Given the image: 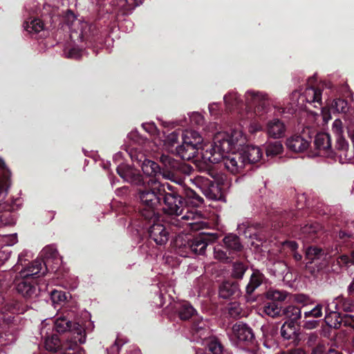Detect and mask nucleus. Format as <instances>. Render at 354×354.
<instances>
[{
    "instance_id": "nucleus-28",
    "label": "nucleus",
    "mask_w": 354,
    "mask_h": 354,
    "mask_svg": "<svg viewBox=\"0 0 354 354\" xmlns=\"http://www.w3.org/2000/svg\"><path fill=\"white\" fill-rule=\"evenodd\" d=\"M239 294V288L235 283L226 281L220 286L219 296L223 299L236 297Z\"/></svg>"
},
{
    "instance_id": "nucleus-22",
    "label": "nucleus",
    "mask_w": 354,
    "mask_h": 354,
    "mask_svg": "<svg viewBox=\"0 0 354 354\" xmlns=\"http://www.w3.org/2000/svg\"><path fill=\"white\" fill-rule=\"evenodd\" d=\"M19 201L16 199L10 205L0 202V209L3 212H0V226L12 225L15 223V218L11 214V212L19 208V205L16 203Z\"/></svg>"
},
{
    "instance_id": "nucleus-53",
    "label": "nucleus",
    "mask_w": 354,
    "mask_h": 354,
    "mask_svg": "<svg viewBox=\"0 0 354 354\" xmlns=\"http://www.w3.org/2000/svg\"><path fill=\"white\" fill-rule=\"evenodd\" d=\"M322 315V305L317 304L313 309L304 313L305 317H313L318 318Z\"/></svg>"
},
{
    "instance_id": "nucleus-5",
    "label": "nucleus",
    "mask_w": 354,
    "mask_h": 354,
    "mask_svg": "<svg viewBox=\"0 0 354 354\" xmlns=\"http://www.w3.org/2000/svg\"><path fill=\"white\" fill-rule=\"evenodd\" d=\"M41 272V261L35 260L27 268L21 270L16 285L17 292L23 297L28 299H34L37 297L39 290L33 281H30V277L36 275Z\"/></svg>"
},
{
    "instance_id": "nucleus-50",
    "label": "nucleus",
    "mask_w": 354,
    "mask_h": 354,
    "mask_svg": "<svg viewBox=\"0 0 354 354\" xmlns=\"http://www.w3.org/2000/svg\"><path fill=\"white\" fill-rule=\"evenodd\" d=\"M84 51L78 47H73L64 50L65 56L71 59H79L83 55Z\"/></svg>"
},
{
    "instance_id": "nucleus-36",
    "label": "nucleus",
    "mask_w": 354,
    "mask_h": 354,
    "mask_svg": "<svg viewBox=\"0 0 354 354\" xmlns=\"http://www.w3.org/2000/svg\"><path fill=\"white\" fill-rule=\"evenodd\" d=\"M180 132L174 131L167 135L163 140L164 147L167 150L173 151L174 147L178 143Z\"/></svg>"
},
{
    "instance_id": "nucleus-25",
    "label": "nucleus",
    "mask_w": 354,
    "mask_h": 354,
    "mask_svg": "<svg viewBox=\"0 0 354 354\" xmlns=\"http://www.w3.org/2000/svg\"><path fill=\"white\" fill-rule=\"evenodd\" d=\"M267 134L273 138H280L284 136L286 127L284 123L277 118L269 120L266 127Z\"/></svg>"
},
{
    "instance_id": "nucleus-60",
    "label": "nucleus",
    "mask_w": 354,
    "mask_h": 354,
    "mask_svg": "<svg viewBox=\"0 0 354 354\" xmlns=\"http://www.w3.org/2000/svg\"><path fill=\"white\" fill-rule=\"evenodd\" d=\"M263 129L262 125L257 122H252L250 124L248 131L250 133H255Z\"/></svg>"
},
{
    "instance_id": "nucleus-61",
    "label": "nucleus",
    "mask_w": 354,
    "mask_h": 354,
    "mask_svg": "<svg viewBox=\"0 0 354 354\" xmlns=\"http://www.w3.org/2000/svg\"><path fill=\"white\" fill-rule=\"evenodd\" d=\"M6 244L11 246L15 244L17 241V234L16 233L6 236Z\"/></svg>"
},
{
    "instance_id": "nucleus-63",
    "label": "nucleus",
    "mask_w": 354,
    "mask_h": 354,
    "mask_svg": "<svg viewBox=\"0 0 354 354\" xmlns=\"http://www.w3.org/2000/svg\"><path fill=\"white\" fill-rule=\"evenodd\" d=\"M11 252L8 249H2L0 250V261L4 263L10 257Z\"/></svg>"
},
{
    "instance_id": "nucleus-30",
    "label": "nucleus",
    "mask_w": 354,
    "mask_h": 354,
    "mask_svg": "<svg viewBox=\"0 0 354 354\" xmlns=\"http://www.w3.org/2000/svg\"><path fill=\"white\" fill-rule=\"evenodd\" d=\"M41 15L46 21L49 19L50 24H56L59 19V12L55 8L51 7L49 4H44L41 10Z\"/></svg>"
},
{
    "instance_id": "nucleus-6",
    "label": "nucleus",
    "mask_w": 354,
    "mask_h": 354,
    "mask_svg": "<svg viewBox=\"0 0 354 354\" xmlns=\"http://www.w3.org/2000/svg\"><path fill=\"white\" fill-rule=\"evenodd\" d=\"M218 238L216 234L201 233L192 239H184L183 236H178L176 240V246L185 248L196 254H205L207 246L214 240Z\"/></svg>"
},
{
    "instance_id": "nucleus-39",
    "label": "nucleus",
    "mask_w": 354,
    "mask_h": 354,
    "mask_svg": "<svg viewBox=\"0 0 354 354\" xmlns=\"http://www.w3.org/2000/svg\"><path fill=\"white\" fill-rule=\"evenodd\" d=\"M195 309L193 308L192 306H191L188 303H183L180 305L179 309H178V315L179 317L181 319H188L194 315L195 313Z\"/></svg>"
},
{
    "instance_id": "nucleus-55",
    "label": "nucleus",
    "mask_w": 354,
    "mask_h": 354,
    "mask_svg": "<svg viewBox=\"0 0 354 354\" xmlns=\"http://www.w3.org/2000/svg\"><path fill=\"white\" fill-rule=\"evenodd\" d=\"M189 119L191 122L196 125H201L204 122L203 116L198 112L192 113L189 115Z\"/></svg>"
},
{
    "instance_id": "nucleus-62",
    "label": "nucleus",
    "mask_w": 354,
    "mask_h": 354,
    "mask_svg": "<svg viewBox=\"0 0 354 354\" xmlns=\"http://www.w3.org/2000/svg\"><path fill=\"white\" fill-rule=\"evenodd\" d=\"M26 9L28 12H37L38 11L41 10L39 3L36 1H33L32 3V4H30V3L27 4L26 6Z\"/></svg>"
},
{
    "instance_id": "nucleus-42",
    "label": "nucleus",
    "mask_w": 354,
    "mask_h": 354,
    "mask_svg": "<svg viewBox=\"0 0 354 354\" xmlns=\"http://www.w3.org/2000/svg\"><path fill=\"white\" fill-rule=\"evenodd\" d=\"M324 254V251L315 246L309 247L306 252V257L311 261L310 263L316 259H320Z\"/></svg>"
},
{
    "instance_id": "nucleus-37",
    "label": "nucleus",
    "mask_w": 354,
    "mask_h": 354,
    "mask_svg": "<svg viewBox=\"0 0 354 354\" xmlns=\"http://www.w3.org/2000/svg\"><path fill=\"white\" fill-rule=\"evenodd\" d=\"M281 335L286 339L294 338L296 335L295 322H286L281 328Z\"/></svg>"
},
{
    "instance_id": "nucleus-27",
    "label": "nucleus",
    "mask_w": 354,
    "mask_h": 354,
    "mask_svg": "<svg viewBox=\"0 0 354 354\" xmlns=\"http://www.w3.org/2000/svg\"><path fill=\"white\" fill-rule=\"evenodd\" d=\"M244 159L245 160V165L247 164L254 163L259 161L262 158V151L259 147L246 146L241 151H240Z\"/></svg>"
},
{
    "instance_id": "nucleus-49",
    "label": "nucleus",
    "mask_w": 354,
    "mask_h": 354,
    "mask_svg": "<svg viewBox=\"0 0 354 354\" xmlns=\"http://www.w3.org/2000/svg\"><path fill=\"white\" fill-rule=\"evenodd\" d=\"M283 246L289 248L293 252V257L296 261L301 260V254L296 252L298 245L295 241H285L283 243Z\"/></svg>"
},
{
    "instance_id": "nucleus-44",
    "label": "nucleus",
    "mask_w": 354,
    "mask_h": 354,
    "mask_svg": "<svg viewBox=\"0 0 354 354\" xmlns=\"http://www.w3.org/2000/svg\"><path fill=\"white\" fill-rule=\"evenodd\" d=\"M264 313L270 317H276L281 313V308L274 302H270L265 305Z\"/></svg>"
},
{
    "instance_id": "nucleus-3",
    "label": "nucleus",
    "mask_w": 354,
    "mask_h": 354,
    "mask_svg": "<svg viewBox=\"0 0 354 354\" xmlns=\"http://www.w3.org/2000/svg\"><path fill=\"white\" fill-rule=\"evenodd\" d=\"M165 193L162 194L167 211L173 217L169 223L176 227H186L196 231L204 229L207 223L201 212L196 209H189L185 207L183 197L179 194L177 187L166 183L164 184Z\"/></svg>"
},
{
    "instance_id": "nucleus-48",
    "label": "nucleus",
    "mask_w": 354,
    "mask_h": 354,
    "mask_svg": "<svg viewBox=\"0 0 354 354\" xmlns=\"http://www.w3.org/2000/svg\"><path fill=\"white\" fill-rule=\"evenodd\" d=\"M186 197L191 200L194 205H199L203 202V199L195 191L188 189L186 191Z\"/></svg>"
},
{
    "instance_id": "nucleus-26",
    "label": "nucleus",
    "mask_w": 354,
    "mask_h": 354,
    "mask_svg": "<svg viewBox=\"0 0 354 354\" xmlns=\"http://www.w3.org/2000/svg\"><path fill=\"white\" fill-rule=\"evenodd\" d=\"M314 144L319 151L317 155L325 156L331 146L330 136L326 133H317L315 138Z\"/></svg>"
},
{
    "instance_id": "nucleus-64",
    "label": "nucleus",
    "mask_w": 354,
    "mask_h": 354,
    "mask_svg": "<svg viewBox=\"0 0 354 354\" xmlns=\"http://www.w3.org/2000/svg\"><path fill=\"white\" fill-rule=\"evenodd\" d=\"M220 104L218 103H212L209 105V111L211 115H216L218 113Z\"/></svg>"
},
{
    "instance_id": "nucleus-1",
    "label": "nucleus",
    "mask_w": 354,
    "mask_h": 354,
    "mask_svg": "<svg viewBox=\"0 0 354 354\" xmlns=\"http://www.w3.org/2000/svg\"><path fill=\"white\" fill-rule=\"evenodd\" d=\"M247 138L241 129L220 131L213 138L209 148L202 153L205 161L215 164L223 162L225 168L232 174L241 173L245 166V160L239 150L246 144Z\"/></svg>"
},
{
    "instance_id": "nucleus-34",
    "label": "nucleus",
    "mask_w": 354,
    "mask_h": 354,
    "mask_svg": "<svg viewBox=\"0 0 354 354\" xmlns=\"http://www.w3.org/2000/svg\"><path fill=\"white\" fill-rule=\"evenodd\" d=\"M263 275L259 271H254L250 277V281L246 286L248 294H252L262 283Z\"/></svg>"
},
{
    "instance_id": "nucleus-24",
    "label": "nucleus",
    "mask_w": 354,
    "mask_h": 354,
    "mask_svg": "<svg viewBox=\"0 0 354 354\" xmlns=\"http://www.w3.org/2000/svg\"><path fill=\"white\" fill-rule=\"evenodd\" d=\"M160 161L163 165L165 169L161 171V174L163 178L169 179L174 181V174L173 171H175L179 168V163L171 156L169 155L162 154L160 157Z\"/></svg>"
},
{
    "instance_id": "nucleus-57",
    "label": "nucleus",
    "mask_w": 354,
    "mask_h": 354,
    "mask_svg": "<svg viewBox=\"0 0 354 354\" xmlns=\"http://www.w3.org/2000/svg\"><path fill=\"white\" fill-rule=\"evenodd\" d=\"M214 257L221 261H225L227 259L226 253L220 248H214Z\"/></svg>"
},
{
    "instance_id": "nucleus-31",
    "label": "nucleus",
    "mask_w": 354,
    "mask_h": 354,
    "mask_svg": "<svg viewBox=\"0 0 354 354\" xmlns=\"http://www.w3.org/2000/svg\"><path fill=\"white\" fill-rule=\"evenodd\" d=\"M24 29L29 33L39 32L44 28V21L39 19L29 18L24 25Z\"/></svg>"
},
{
    "instance_id": "nucleus-7",
    "label": "nucleus",
    "mask_w": 354,
    "mask_h": 354,
    "mask_svg": "<svg viewBox=\"0 0 354 354\" xmlns=\"http://www.w3.org/2000/svg\"><path fill=\"white\" fill-rule=\"evenodd\" d=\"M291 97L296 99L292 103L294 105H302L303 102L306 101L308 104H314L315 108L322 107V91L319 88L308 87L300 95L297 91H294ZM321 113L324 121L327 122L330 119V114L326 109L322 108Z\"/></svg>"
},
{
    "instance_id": "nucleus-51",
    "label": "nucleus",
    "mask_w": 354,
    "mask_h": 354,
    "mask_svg": "<svg viewBox=\"0 0 354 354\" xmlns=\"http://www.w3.org/2000/svg\"><path fill=\"white\" fill-rule=\"evenodd\" d=\"M127 138L131 140L133 144H138V145H142L147 142V141L143 139L138 133L137 131H132L130 132Z\"/></svg>"
},
{
    "instance_id": "nucleus-4",
    "label": "nucleus",
    "mask_w": 354,
    "mask_h": 354,
    "mask_svg": "<svg viewBox=\"0 0 354 354\" xmlns=\"http://www.w3.org/2000/svg\"><path fill=\"white\" fill-rule=\"evenodd\" d=\"M164 184L151 178L146 185L139 189L138 198L141 204L140 212L145 219H156L162 194L165 193Z\"/></svg>"
},
{
    "instance_id": "nucleus-20",
    "label": "nucleus",
    "mask_w": 354,
    "mask_h": 354,
    "mask_svg": "<svg viewBox=\"0 0 354 354\" xmlns=\"http://www.w3.org/2000/svg\"><path fill=\"white\" fill-rule=\"evenodd\" d=\"M11 173L4 160L0 158V202L7 196L10 187Z\"/></svg>"
},
{
    "instance_id": "nucleus-52",
    "label": "nucleus",
    "mask_w": 354,
    "mask_h": 354,
    "mask_svg": "<svg viewBox=\"0 0 354 354\" xmlns=\"http://www.w3.org/2000/svg\"><path fill=\"white\" fill-rule=\"evenodd\" d=\"M208 349L212 354L226 353L223 352L221 344L216 340H211L208 343Z\"/></svg>"
},
{
    "instance_id": "nucleus-58",
    "label": "nucleus",
    "mask_w": 354,
    "mask_h": 354,
    "mask_svg": "<svg viewBox=\"0 0 354 354\" xmlns=\"http://www.w3.org/2000/svg\"><path fill=\"white\" fill-rule=\"evenodd\" d=\"M338 238L341 240H343L344 242L348 239V241L351 242V246L354 248V236L351 235V234H348L344 231H339L338 233Z\"/></svg>"
},
{
    "instance_id": "nucleus-15",
    "label": "nucleus",
    "mask_w": 354,
    "mask_h": 354,
    "mask_svg": "<svg viewBox=\"0 0 354 354\" xmlns=\"http://www.w3.org/2000/svg\"><path fill=\"white\" fill-rule=\"evenodd\" d=\"M41 325L42 328H41L40 333L42 337L45 336L44 345L46 350L52 352H56L59 349H61L64 351L74 349V346L76 345L74 344L72 342H71V343L61 344L57 335H53L50 337L47 336L48 332L45 328L46 325L44 323H42Z\"/></svg>"
},
{
    "instance_id": "nucleus-47",
    "label": "nucleus",
    "mask_w": 354,
    "mask_h": 354,
    "mask_svg": "<svg viewBox=\"0 0 354 354\" xmlns=\"http://www.w3.org/2000/svg\"><path fill=\"white\" fill-rule=\"evenodd\" d=\"M227 312L230 317L236 318L241 315L242 308L239 303L232 302L228 305Z\"/></svg>"
},
{
    "instance_id": "nucleus-8",
    "label": "nucleus",
    "mask_w": 354,
    "mask_h": 354,
    "mask_svg": "<svg viewBox=\"0 0 354 354\" xmlns=\"http://www.w3.org/2000/svg\"><path fill=\"white\" fill-rule=\"evenodd\" d=\"M62 21L70 29V37L74 42L83 41L87 36L88 24L77 18V16L70 10L63 15Z\"/></svg>"
},
{
    "instance_id": "nucleus-9",
    "label": "nucleus",
    "mask_w": 354,
    "mask_h": 354,
    "mask_svg": "<svg viewBox=\"0 0 354 354\" xmlns=\"http://www.w3.org/2000/svg\"><path fill=\"white\" fill-rule=\"evenodd\" d=\"M53 322L54 328L57 332L65 333L69 330L73 333V337L71 339V342L74 344H84L86 342L84 330L79 324H73L65 316L58 317Z\"/></svg>"
},
{
    "instance_id": "nucleus-59",
    "label": "nucleus",
    "mask_w": 354,
    "mask_h": 354,
    "mask_svg": "<svg viewBox=\"0 0 354 354\" xmlns=\"http://www.w3.org/2000/svg\"><path fill=\"white\" fill-rule=\"evenodd\" d=\"M342 324L345 326L354 328V316L345 315L343 317Z\"/></svg>"
},
{
    "instance_id": "nucleus-43",
    "label": "nucleus",
    "mask_w": 354,
    "mask_h": 354,
    "mask_svg": "<svg viewBox=\"0 0 354 354\" xmlns=\"http://www.w3.org/2000/svg\"><path fill=\"white\" fill-rule=\"evenodd\" d=\"M330 109L337 113H346L348 109L346 101L339 98L333 101Z\"/></svg>"
},
{
    "instance_id": "nucleus-16",
    "label": "nucleus",
    "mask_w": 354,
    "mask_h": 354,
    "mask_svg": "<svg viewBox=\"0 0 354 354\" xmlns=\"http://www.w3.org/2000/svg\"><path fill=\"white\" fill-rule=\"evenodd\" d=\"M325 305V322L330 327L335 328H340L342 325L343 317L339 312V307L334 302L329 300L324 301Z\"/></svg>"
},
{
    "instance_id": "nucleus-56",
    "label": "nucleus",
    "mask_w": 354,
    "mask_h": 354,
    "mask_svg": "<svg viewBox=\"0 0 354 354\" xmlns=\"http://www.w3.org/2000/svg\"><path fill=\"white\" fill-rule=\"evenodd\" d=\"M144 130L151 135H156L158 133V129L153 122H145L142 124Z\"/></svg>"
},
{
    "instance_id": "nucleus-45",
    "label": "nucleus",
    "mask_w": 354,
    "mask_h": 354,
    "mask_svg": "<svg viewBox=\"0 0 354 354\" xmlns=\"http://www.w3.org/2000/svg\"><path fill=\"white\" fill-rule=\"evenodd\" d=\"M50 299L53 304H62L67 299V295L62 290H54L50 293Z\"/></svg>"
},
{
    "instance_id": "nucleus-12",
    "label": "nucleus",
    "mask_w": 354,
    "mask_h": 354,
    "mask_svg": "<svg viewBox=\"0 0 354 354\" xmlns=\"http://www.w3.org/2000/svg\"><path fill=\"white\" fill-rule=\"evenodd\" d=\"M190 181L198 187L207 198L212 200H218L219 198L220 189L218 185L209 178L203 176H198L193 179L191 178Z\"/></svg>"
},
{
    "instance_id": "nucleus-17",
    "label": "nucleus",
    "mask_w": 354,
    "mask_h": 354,
    "mask_svg": "<svg viewBox=\"0 0 354 354\" xmlns=\"http://www.w3.org/2000/svg\"><path fill=\"white\" fill-rule=\"evenodd\" d=\"M144 0H111L110 6L111 12L121 15H129L135 7L139 6Z\"/></svg>"
},
{
    "instance_id": "nucleus-46",
    "label": "nucleus",
    "mask_w": 354,
    "mask_h": 354,
    "mask_svg": "<svg viewBox=\"0 0 354 354\" xmlns=\"http://www.w3.org/2000/svg\"><path fill=\"white\" fill-rule=\"evenodd\" d=\"M247 269V266L239 261L234 262L233 264L232 274L233 277L237 279H241Z\"/></svg>"
},
{
    "instance_id": "nucleus-32",
    "label": "nucleus",
    "mask_w": 354,
    "mask_h": 354,
    "mask_svg": "<svg viewBox=\"0 0 354 354\" xmlns=\"http://www.w3.org/2000/svg\"><path fill=\"white\" fill-rule=\"evenodd\" d=\"M348 148V145L346 140L342 136L337 137L335 149L337 151V154L339 156V161L341 162H344L345 159H349L351 158L348 157L346 153Z\"/></svg>"
},
{
    "instance_id": "nucleus-38",
    "label": "nucleus",
    "mask_w": 354,
    "mask_h": 354,
    "mask_svg": "<svg viewBox=\"0 0 354 354\" xmlns=\"http://www.w3.org/2000/svg\"><path fill=\"white\" fill-rule=\"evenodd\" d=\"M282 315L289 318V322H293L301 317V310L294 306H288L282 310Z\"/></svg>"
},
{
    "instance_id": "nucleus-10",
    "label": "nucleus",
    "mask_w": 354,
    "mask_h": 354,
    "mask_svg": "<svg viewBox=\"0 0 354 354\" xmlns=\"http://www.w3.org/2000/svg\"><path fill=\"white\" fill-rule=\"evenodd\" d=\"M127 153L133 161L137 162L140 165L146 176L155 177L157 174H161L160 166L154 161L146 158L144 153L138 152L137 147L131 145L129 149L127 150Z\"/></svg>"
},
{
    "instance_id": "nucleus-11",
    "label": "nucleus",
    "mask_w": 354,
    "mask_h": 354,
    "mask_svg": "<svg viewBox=\"0 0 354 354\" xmlns=\"http://www.w3.org/2000/svg\"><path fill=\"white\" fill-rule=\"evenodd\" d=\"M41 257L44 260L37 259L41 261V274H44L46 271H57L59 266L62 263V259L58 254L55 246L48 245L44 248L41 252Z\"/></svg>"
},
{
    "instance_id": "nucleus-54",
    "label": "nucleus",
    "mask_w": 354,
    "mask_h": 354,
    "mask_svg": "<svg viewBox=\"0 0 354 354\" xmlns=\"http://www.w3.org/2000/svg\"><path fill=\"white\" fill-rule=\"evenodd\" d=\"M332 131L337 137L342 136L343 126L342 122L339 119H336L333 123Z\"/></svg>"
},
{
    "instance_id": "nucleus-19",
    "label": "nucleus",
    "mask_w": 354,
    "mask_h": 354,
    "mask_svg": "<svg viewBox=\"0 0 354 354\" xmlns=\"http://www.w3.org/2000/svg\"><path fill=\"white\" fill-rule=\"evenodd\" d=\"M192 333L194 341L205 339L209 335V326L207 320L198 315L194 317V322L192 327Z\"/></svg>"
},
{
    "instance_id": "nucleus-23",
    "label": "nucleus",
    "mask_w": 354,
    "mask_h": 354,
    "mask_svg": "<svg viewBox=\"0 0 354 354\" xmlns=\"http://www.w3.org/2000/svg\"><path fill=\"white\" fill-rule=\"evenodd\" d=\"M188 139L189 138L186 136L182 144L175 148L177 155L182 159L187 160L194 158L198 153V150L194 147L196 144H192L189 140L188 141Z\"/></svg>"
},
{
    "instance_id": "nucleus-41",
    "label": "nucleus",
    "mask_w": 354,
    "mask_h": 354,
    "mask_svg": "<svg viewBox=\"0 0 354 354\" xmlns=\"http://www.w3.org/2000/svg\"><path fill=\"white\" fill-rule=\"evenodd\" d=\"M283 151V145L279 141L270 142L266 147V155L268 157H274Z\"/></svg>"
},
{
    "instance_id": "nucleus-2",
    "label": "nucleus",
    "mask_w": 354,
    "mask_h": 354,
    "mask_svg": "<svg viewBox=\"0 0 354 354\" xmlns=\"http://www.w3.org/2000/svg\"><path fill=\"white\" fill-rule=\"evenodd\" d=\"M244 98L243 103L236 92H228L223 97L226 111L236 112L241 119L262 117L270 111V104L281 113L285 111L283 108L277 105L273 99L262 91L248 90L245 92Z\"/></svg>"
},
{
    "instance_id": "nucleus-14",
    "label": "nucleus",
    "mask_w": 354,
    "mask_h": 354,
    "mask_svg": "<svg viewBox=\"0 0 354 354\" xmlns=\"http://www.w3.org/2000/svg\"><path fill=\"white\" fill-rule=\"evenodd\" d=\"M118 175L126 182L136 185H144L142 175L134 167L121 162L117 165Z\"/></svg>"
},
{
    "instance_id": "nucleus-35",
    "label": "nucleus",
    "mask_w": 354,
    "mask_h": 354,
    "mask_svg": "<svg viewBox=\"0 0 354 354\" xmlns=\"http://www.w3.org/2000/svg\"><path fill=\"white\" fill-rule=\"evenodd\" d=\"M223 243L229 250L239 251L242 248L239 238L234 234L225 236L223 239Z\"/></svg>"
},
{
    "instance_id": "nucleus-21",
    "label": "nucleus",
    "mask_w": 354,
    "mask_h": 354,
    "mask_svg": "<svg viewBox=\"0 0 354 354\" xmlns=\"http://www.w3.org/2000/svg\"><path fill=\"white\" fill-rule=\"evenodd\" d=\"M310 138V136L305 138L303 136L295 135L287 139L286 145L287 148L293 152H304L308 148Z\"/></svg>"
},
{
    "instance_id": "nucleus-33",
    "label": "nucleus",
    "mask_w": 354,
    "mask_h": 354,
    "mask_svg": "<svg viewBox=\"0 0 354 354\" xmlns=\"http://www.w3.org/2000/svg\"><path fill=\"white\" fill-rule=\"evenodd\" d=\"M186 136L189 138L188 141L189 140L192 144H196L194 147L197 150L199 151L202 149L203 138L197 131L188 129L185 130L182 134V140H184Z\"/></svg>"
},
{
    "instance_id": "nucleus-18",
    "label": "nucleus",
    "mask_w": 354,
    "mask_h": 354,
    "mask_svg": "<svg viewBox=\"0 0 354 354\" xmlns=\"http://www.w3.org/2000/svg\"><path fill=\"white\" fill-rule=\"evenodd\" d=\"M156 218L158 216H156ZM153 224L150 226L149 229V234L151 239H153L158 245H164L168 241L169 232L166 227L160 223H156L153 219H151Z\"/></svg>"
},
{
    "instance_id": "nucleus-13",
    "label": "nucleus",
    "mask_w": 354,
    "mask_h": 354,
    "mask_svg": "<svg viewBox=\"0 0 354 354\" xmlns=\"http://www.w3.org/2000/svg\"><path fill=\"white\" fill-rule=\"evenodd\" d=\"M254 337L252 328L246 324L238 322L233 325L230 334L231 341L236 344L250 342Z\"/></svg>"
},
{
    "instance_id": "nucleus-40",
    "label": "nucleus",
    "mask_w": 354,
    "mask_h": 354,
    "mask_svg": "<svg viewBox=\"0 0 354 354\" xmlns=\"http://www.w3.org/2000/svg\"><path fill=\"white\" fill-rule=\"evenodd\" d=\"M266 296L268 299L282 301L286 299L288 297V294L283 290L270 289L266 292Z\"/></svg>"
},
{
    "instance_id": "nucleus-29",
    "label": "nucleus",
    "mask_w": 354,
    "mask_h": 354,
    "mask_svg": "<svg viewBox=\"0 0 354 354\" xmlns=\"http://www.w3.org/2000/svg\"><path fill=\"white\" fill-rule=\"evenodd\" d=\"M330 302H334L339 307V310L344 312L354 311V299L346 298L343 295H339L335 297Z\"/></svg>"
}]
</instances>
